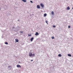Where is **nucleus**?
<instances>
[{"mask_svg":"<svg viewBox=\"0 0 73 73\" xmlns=\"http://www.w3.org/2000/svg\"><path fill=\"white\" fill-rule=\"evenodd\" d=\"M58 57H61L62 56V55H61V54H59L58 55Z\"/></svg>","mask_w":73,"mask_h":73,"instance_id":"10","label":"nucleus"},{"mask_svg":"<svg viewBox=\"0 0 73 73\" xmlns=\"http://www.w3.org/2000/svg\"><path fill=\"white\" fill-rule=\"evenodd\" d=\"M45 22H46V23L47 24H48V21H45Z\"/></svg>","mask_w":73,"mask_h":73,"instance_id":"17","label":"nucleus"},{"mask_svg":"<svg viewBox=\"0 0 73 73\" xmlns=\"http://www.w3.org/2000/svg\"><path fill=\"white\" fill-rule=\"evenodd\" d=\"M53 28H55V27H56V26L54 25H53Z\"/></svg>","mask_w":73,"mask_h":73,"instance_id":"19","label":"nucleus"},{"mask_svg":"<svg viewBox=\"0 0 73 73\" xmlns=\"http://www.w3.org/2000/svg\"><path fill=\"white\" fill-rule=\"evenodd\" d=\"M68 28H70V26H68Z\"/></svg>","mask_w":73,"mask_h":73,"instance_id":"20","label":"nucleus"},{"mask_svg":"<svg viewBox=\"0 0 73 73\" xmlns=\"http://www.w3.org/2000/svg\"><path fill=\"white\" fill-rule=\"evenodd\" d=\"M15 40L16 41V42H19V40L17 39H15Z\"/></svg>","mask_w":73,"mask_h":73,"instance_id":"7","label":"nucleus"},{"mask_svg":"<svg viewBox=\"0 0 73 73\" xmlns=\"http://www.w3.org/2000/svg\"><path fill=\"white\" fill-rule=\"evenodd\" d=\"M52 39H54V37L52 36Z\"/></svg>","mask_w":73,"mask_h":73,"instance_id":"16","label":"nucleus"},{"mask_svg":"<svg viewBox=\"0 0 73 73\" xmlns=\"http://www.w3.org/2000/svg\"><path fill=\"white\" fill-rule=\"evenodd\" d=\"M39 35V34L37 32H36V33L35 34V36H38Z\"/></svg>","mask_w":73,"mask_h":73,"instance_id":"4","label":"nucleus"},{"mask_svg":"<svg viewBox=\"0 0 73 73\" xmlns=\"http://www.w3.org/2000/svg\"><path fill=\"white\" fill-rule=\"evenodd\" d=\"M23 1V2H24L25 3H26L27 2V0H22Z\"/></svg>","mask_w":73,"mask_h":73,"instance_id":"8","label":"nucleus"},{"mask_svg":"<svg viewBox=\"0 0 73 73\" xmlns=\"http://www.w3.org/2000/svg\"><path fill=\"white\" fill-rule=\"evenodd\" d=\"M44 16H46V14L45 13L44 14Z\"/></svg>","mask_w":73,"mask_h":73,"instance_id":"15","label":"nucleus"},{"mask_svg":"<svg viewBox=\"0 0 73 73\" xmlns=\"http://www.w3.org/2000/svg\"><path fill=\"white\" fill-rule=\"evenodd\" d=\"M1 10V9H0V11Z\"/></svg>","mask_w":73,"mask_h":73,"instance_id":"24","label":"nucleus"},{"mask_svg":"<svg viewBox=\"0 0 73 73\" xmlns=\"http://www.w3.org/2000/svg\"><path fill=\"white\" fill-rule=\"evenodd\" d=\"M35 54H32V53L30 52L29 53V56L30 57H31V56H33V57H35Z\"/></svg>","mask_w":73,"mask_h":73,"instance_id":"1","label":"nucleus"},{"mask_svg":"<svg viewBox=\"0 0 73 73\" xmlns=\"http://www.w3.org/2000/svg\"><path fill=\"white\" fill-rule=\"evenodd\" d=\"M14 28H15V27H13V29Z\"/></svg>","mask_w":73,"mask_h":73,"instance_id":"22","label":"nucleus"},{"mask_svg":"<svg viewBox=\"0 0 73 73\" xmlns=\"http://www.w3.org/2000/svg\"><path fill=\"white\" fill-rule=\"evenodd\" d=\"M40 6H41V7H42V8H44V5L42 4L41 3L40 4Z\"/></svg>","mask_w":73,"mask_h":73,"instance_id":"3","label":"nucleus"},{"mask_svg":"<svg viewBox=\"0 0 73 73\" xmlns=\"http://www.w3.org/2000/svg\"><path fill=\"white\" fill-rule=\"evenodd\" d=\"M5 44H6V45H8V43L7 42H5Z\"/></svg>","mask_w":73,"mask_h":73,"instance_id":"14","label":"nucleus"},{"mask_svg":"<svg viewBox=\"0 0 73 73\" xmlns=\"http://www.w3.org/2000/svg\"><path fill=\"white\" fill-rule=\"evenodd\" d=\"M37 8L38 9H40V6L39 5H37Z\"/></svg>","mask_w":73,"mask_h":73,"instance_id":"5","label":"nucleus"},{"mask_svg":"<svg viewBox=\"0 0 73 73\" xmlns=\"http://www.w3.org/2000/svg\"><path fill=\"white\" fill-rule=\"evenodd\" d=\"M67 10H69L70 9V7H69V6H68V7H67Z\"/></svg>","mask_w":73,"mask_h":73,"instance_id":"6","label":"nucleus"},{"mask_svg":"<svg viewBox=\"0 0 73 73\" xmlns=\"http://www.w3.org/2000/svg\"><path fill=\"white\" fill-rule=\"evenodd\" d=\"M32 36V35H31V34H28V36Z\"/></svg>","mask_w":73,"mask_h":73,"instance_id":"11","label":"nucleus"},{"mask_svg":"<svg viewBox=\"0 0 73 73\" xmlns=\"http://www.w3.org/2000/svg\"><path fill=\"white\" fill-rule=\"evenodd\" d=\"M30 2H31V3H33V1H31Z\"/></svg>","mask_w":73,"mask_h":73,"instance_id":"21","label":"nucleus"},{"mask_svg":"<svg viewBox=\"0 0 73 73\" xmlns=\"http://www.w3.org/2000/svg\"><path fill=\"white\" fill-rule=\"evenodd\" d=\"M33 37L31 38V42L32 41H33Z\"/></svg>","mask_w":73,"mask_h":73,"instance_id":"9","label":"nucleus"},{"mask_svg":"<svg viewBox=\"0 0 73 73\" xmlns=\"http://www.w3.org/2000/svg\"><path fill=\"white\" fill-rule=\"evenodd\" d=\"M20 33H23V31H20Z\"/></svg>","mask_w":73,"mask_h":73,"instance_id":"18","label":"nucleus"},{"mask_svg":"<svg viewBox=\"0 0 73 73\" xmlns=\"http://www.w3.org/2000/svg\"><path fill=\"white\" fill-rule=\"evenodd\" d=\"M68 56H70V57H71V56H72L71 55V54H68Z\"/></svg>","mask_w":73,"mask_h":73,"instance_id":"12","label":"nucleus"},{"mask_svg":"<svg viewBox=\"0 0 73 73\" xmlns=\"http://www.w3.org/2000/svg\"><path fill=\"white\" fill-rule=\"evenodd\" d=\"M33 60H31V61H33Z\"/></svg>","mask_w":73,"mask_h":73,"instance_id":"23","label":"nucleus"},{"mask_svg":"<svg viewBox=\"0 0 73 73\" xmlns=\"http://www.w3.org/2000/svg\"><path fill=\"white\" fill-rule=\"evenodd\" d=\"M51 13H52V15H54V12H53V11H52L51 12Z\"/></svg>","mask_w":73,"mask_h":73,"instance_id":"13","label":"nucleus"},{"mask_svg":"<svg viewBox=\"0 0 73 73\" xmlns=\"http://www.w3.org/2000/svg\"><path fill=\"white\" fill-rule=\"evenodd\" d=\"M17 68H21V66L19 64H17Z\"/></svg>","mask_w":73,"mask_h":73,"instance_id":"2","label":"nucleus"}]
</instances>
